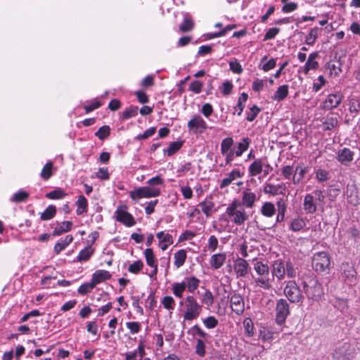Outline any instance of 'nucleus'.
I'll return each mask as SVG.
<instances>
[{"label": "nucleus", "mask_w": 360, "mask_h": 360, "mask_svg": "<svg viewBox=\"0 0 360 360\" xmlns=\"http://www.w3.org/2000/svg\"><path fill=\"white\" fill-rule=\"evenodd\" d=\"M260 212L264 217L271 218L276 213L275 205L271 202H265L262 204Z\"/></svg>", "instance_id": "a878e982"}, {"label": "nucleus", "mask_w": 360, "mask_h": 360, "mask_svg": "<svg viewBox=\"0 0 360 360\" xmlns=\"http://www.w3.org/2000/svg\"><path fill=\"white\" fill-rule=\"evenodd\" d=\"M290 314L289 304L285 299H279L277 300L276 306V321L278 324L281 325L285 321Z\"/></svg>", "instance_id": "1a4fd4ad"}, {"label": "nucleus", "mask_w": 360, "mask_h": 360, "mask_svg": "<svg viewBox=\"0 0 360 360\" xmlns=\"http://www.w3.org/2000/svg\"><path fill=\"white\" fill-rule=\"evenodd\" d=\"M52 168L53 163L51 162H48L43 167L41 172V177L44 180L49 179L52 176Z\"/></svg>", "instance_id": "6e6d98bb"}, {"label": "nucleus", "mask_w": 360, "mask_h": 360, "mask_svg": "<svg viewBox=\"0 0 360 360\" xmlns=\"http://www.w3.org/2000/svg\"><path fill=\"white\" fill-rule=\"evenodd\" d=\"M200 280L195 276L186 277L182 282H175L172 285V291L178 298H182L184 291L193 293L199 286Z\"/></svg>", "instance_id": "20e7f679"}, {"label": "nucleus", "mask_w": 360, "mask_h": 360, "mask_svg": "<svg viewBox=\"0 0 360 360\" xmlns=\"http://www.w3.org/2000/svg\"><path fill=\"white\" fill-rule=\"evenodd\" d=\"M254 269L259 276V277L254 278L256 285L264 290L271 288V279L269 277V266L261 261L255 259Z\"/></svg>", "instance_id": "7ed1b4c3"}, {"label": "nucleus", "mask_w": 360, "mask_h": 360, "mask_svg": "<svg viewBox=\"0 0 360 360\" xmlns=\"http://www.w3.org/2000/svg\"><path fill=\"white\" fill-rule=\"evenodd\" d=\"M280 29L278 27H271L269 29L264 37V41L271 40L274 39L279 32Z\"/></svg>", "instance_id": "774afa93"}, {"label": "nucleus", "mask_w": 360, "mask_h": 360, "mask_svg": "<svg viewBox=\"0 0 360 360\" xmlns=\"http://www.w3.org/2000/svg\"><path fill=\"white\" fill-rule=\"evenodd\" d=\"M72 223L70 221H65L58 224L53 231V236H60L64 232H68L71 230Z\"/></svg>", "instance_id": "c756f323"}, {"label": "nucleus", "mask_w": 360, "mask_h": 360, "mask_svg": "<svg viewBox=\"0 0 360 360\" xmlns=\"http://www.w3.org/2000/svg\"><path fill=\"white\" fill-rule=\"evenodd\" d=\"M309 169V167L304 166L302 163L298 164L295 167V173L292 176V184L294 185H298L304 178Z\"/></svg>", "instance_id": "f3484780"}, {"label": "nucleus", "mask_w": 360, "mask_h": 360, "mask_svg": "<svg viewBox=\"0 0 360 360\" xmlns=\"http://www.w3.org/2000/svg\"><path fill=\"white\" fill-rule=\"evenodd\" d=\"M144 256L146 263L149 266H155V265L157 264L153 250L151 248H147L145 250Z\"/></svg>", "instance_id": "a18cd8bd"}, {"label": "nucleus", "mask_w": 360, "mask_h": 360, "mask_svg": "<svg viewBox=\"0 0 360 360\" xmlns=\"http://www.w3.org/2000/svg\"><path fill=\"white\" fill-rule=\"evenodd\" d=\"M110 134V128L108 125H103L95 133V136L100 140L107 138Z\"/></svg>", "instance_id": "4d7b16f0"}, {"label": "nucleus", "mask_w": 360, "mask_h": 360, "mask_svg": "<svg viewBox=\"0 0 360 360\" xmlns=\"http://www.w3.org/2000/svg\"><path fill=\"white\" fill-rule=\"evenodd\" d=\"M349 110L351 112L358 113L360 110V101L358 98L352 97L349 103Z\"/></svg>", "instance_id": "680f3d73"}, {"label": "nucleus", "mask_w": 360, "mask_h": 360, "mask_svg": "<svg viewBox=\"0 0 360 360\" xmlns=\"http://www.w3.org/2000/svg\"><path fill=\"white\" fill-rule=\"evenodd\" d=\"M160 195V189L155 187L142 186L130 191V198L137 202L141 198H150L158 197Z\"/></svg>", "instance_id": "0eeeda50"}, {"label": "nucleus", "mask_w": 360, "mask_h": 360, "mask_svg": "<svg viewBox=\"0 0 360 360\" xmlns=\"http://www.w3.org/2000/svg\"><path fill=\"white\" fill-rule=\"evenodd\" d=\"M202 304H205L207 307L212 306L214 304V296L212 292L209 290H206L201 297Z\"/></svg>", "instance_id": "49530a36"}, {"label": "nucleus", "mask_w": 360, "mask_h": 360, "mask_svg": "<svg viewBox=\"0 0 360 360\" xmlns=\"http://www.w3.org/2000/svg\"><path fill=\"white\" fill-rule=\"evenodd\" d=\"M257 201L256 194L252 192L250 189L244 190L242 192L240 204L245 208L250 209L255 206Z\"/></svg>", "instance_id": "ddd939ff"}, {"label": "nucleus", "mask_w": 360, "mask_h": 360, "mask_svg": "<svg viewBox=\"0 0 360 360\" xmlns=\"http://www.w3.org/2000/svg\"><path fill=\"white\" fill-rule=\"evenodd\" d=\"M111 278V274L109 271L106 270H97L96 271L93 275L91 281L96 285L97 284L103 282L105 281L109 280Z\"/></svg>", "instance_id": "4be33fe9"}, {"label": "nucleus", "mask_w": 360, "mask_h": 360, "mask_svg": "<svg viewBox=\"0 0 360 360\" xmlns=\"http://www.w3.org/2000/svg\"><path fill=\"white\" fill-rule=\"evenodd\" d=\"M202 321L207 329H213L219 324V321L214 316H210L205 319H202Z\"/></svg>", "instance_id": "09e8293b"}, {"label": "nucleus", "mask_w": 360, "mask_h": 360, "mask_svg": "<svg viewBox=\"0 0 360 360\" xmlns=\"http://www.w3.org/2000/svg\"><path fill=\"white\" fill-rule=\"evenodd\" d=\"M285 273L288 276V277L292 278L296 276L297 271L295 269L293 264L290 262H286V264L285 265Z\"/></svg>", "instance_id": "69168bd1"}, {"label": "nucleus", "mask_w": 360, "mask_h": 360, "mask_svg": "<svg viewBox=\"0 0 360 360\" xmlns=\"http://www.w3.org/2000/svg\"><path fill=\"white\" fill-rule=\"evenodd\" d=\"M161 304L167 310H173L175 307L174 299L169 295L165 296L161 300Z\"/></svg>", "instance_id": "864d4df0"}, {"label": "nucleus", "mask_w": 360, "mask_h": 360, "mask_svg": "<svg viewBox=\"0 0 360 360\" xmlns=\"http://www.w3.org/2000/svg\"><path fill=\"white\" fill-rule=\"evenodd\" d=\"M353 152L349 148H343L340 150L338 153V160L342 164L346 165L353 160Z\"/></svg>", "instance_id": "b1692460"}, {"label": "nucleus", "mask_w": 360, "mask_h": 360, "mask_svg": "<svg viewBox=\"0 0 360 360\" xmlns=\"http://www.w3.org/2000/svg\"><path fill=\"white\" fill-rule=\"evenodd\" d=\"M250 145V139L248 137L243 138L240 142L238 143L237 149L235 151L236 157H240L243 153L246 151Z\"/></svg>", "instance_id": "c9c22d12"}, {"label": "nucleus", "mask_w": 360, "mask_h": 360, "mask_svg": "<svg viewBox=\"0 0 360 360\" xmlns=\"http://www.w3.org/2000/svg\"><path fill=\"white\" fill-rule=\"evenodd\" d=\"M114 214L116 221L127 227H131L136 224L135 219L131 214L127 212V207L124 205L118 206Z\"/></svg>", "instance_id": "6e6552de"}, {"label": "nucleus", "mask_w": 360, "mask_h": 360, "mask_svg": "<svg viewBox=\"0 0 360 360\" xmlns=\"http://www.w3.org/2000/svg\"><path fill=\"white\" fill-rule=\"evenodd\" d=\"M233 145V140L231 137L224 139L221 143V153L226 154L227 152L233 150L232 146Z\"/></svg>", "instance_id": "ea45409f"}, {"label": "nucleus", "mask_w": 360, "mask_h": 360, "mask_svg": "<svg viewBox=\"0 0 360 360\" xmlns=\"http://www.w3.org/2000/svg\"><path fill=\"white\" fill-rule=\"evenodd\" d=\"M188 333H191L193 337L198 335L200 339H207L209 337V335L197 324L192 326Z\"/></svg>", "instance_id": "79ce46f5"}, {"label": "nucleus", "mask_w": 360, "mask_h": 360, "mask_svg": "<svg viewBox=\"0 0 360 360\" xmlns=\"http://www.w3.org/2000/svg\"><path fill=\"white\" fill-rule=\"evenodd\" d=\"M67 195V193L62 188H56L46 194V197L51 200L63 199Z\"/></svg>", "instance_id": "4c0bfd02"}, {"label": "nucleus", "mask_w": 360, "mask_h": 360, "mask_svg": "<svg viewBox=\"0 0 360 360\" xmlns=\"http://www.w3.org/2000/svg\"><path fill=\"white\" fill-rule=\"evenodd\" d=\"M156 131V128L155 127H150L149 129H146L143 134H139L136 139L137 140H143L149 138L150 136H153Z\"/></svg>", "instance_id": "338daca9"}, {"label": "nucleus", "mask_w": 360, "mask_h": 360, "mask_svg": "<svg viewBox=\"0 0 360 360\" xmlns=\"http://www.w3.org/2000/svg\"><path fill=\"white\" fill-rule=\"evenodd\" d=\"M188 129L193 134H202L207 128L206 122L200 115H194L187 124Z\"/></svg>", "instance_id": "9d476101"}, {"label": "nucleus", "mask_w": 360, "mask_h": 360, "mask_svg": "<svg viewBox=\"0 0 360 360\" xmlns=\"http://www.w3.org/2000/svg\"><path fill=\"white\" fill-rule=\"evenodd\" d=\"M193 27V22L191 15L188 13H186L184 15V21L180 25L179 29L181 32H188Z\"/></svg>", "instance_id": "f704fd0d"}, {"label": "nucleus", "mask_w": 360, "mask_h": 360, "mask_svg": "<svg viewBox=\"0 0 360 360\" xmlns=\"http://www.w3.org/2000/svg\"><path fill=\"white\" fill-rule=\"evenodd\" d=\"M250 176H256L263 172V158L255 159L248 167Z\"/></svg>", "instance_id": "6ab92c4d"}, {"label": "nucleus", "mask_w": 360, "mask_h": 360, "mask_svg": "<svg viewBox=\"0 0 360 360\" xmlns=\"http://www.w3.org/2000/svg\"><path fill=\"white\" fill-rule=\"evenodd\" d=\"M314 173L316 179L319 183L326 182L329 179V172L326 169L319 168L314 170Z\"/></svg>", "instance_id": "37998d69"}, {"label": "nucleus", "mask_w": 360, "mask_h": 360, "mask_svg": "<svg viewBox=\"0 0 360 360\" xmlns=\"http://www.w3.org/2000/svg\"><path fill=\"white\" fill-rule=\"evenodd\" d=\"M288 94V86L283 84L280 86L275 91L272 98L274 101L281 102L283 101Z\"/></svg>", "instance_id": "bb28decb"}, {"label": "nucleus", "mask_w": 360, "mask_h": 360, "mask_svg": "<svg viewBox=\"0 0 360 360\" xmlns=\"http://www.w3.org/2000/svg\"><path fill=\"white\" fill-rule=\"evenodd\" d=\"M338 125V120L336 117H327L326 121L323 122L322 129L323 131H329L334 129Z\"/></svg>", "instance_id": "603ef678"}, {"label": "nucleus", "mask_w": 360, "mask_h": 360, "mask_svg": "<svg viewBox=\"0 0 360 360\" xmlns=\"http://www.w3.org/2000/svg\"><path fill=\"white\" fill-rule=\"evenodd\" d=\"M56 214V207L51 205L41 214L40 219L43 221L50 220L55 217Z\"/></svg>", "instance_id": "e433bc0d"}, {"label": "nucleus", "mask_w": 360, "mask_h": 360, "mask_svg": "<svg viewBox=\"0 0 360 360\" xmlns=\"http://www.w3.org/2000/svg\"><path fill=\"white\" fill-rule=\"evenodd\" d=\"M183 145L182 141H173L172 142L167 149H164V153L168 155L172 156L174 153H176Z\"/></svg>", "instance_id": "58836bf2"}, {"label": "nucleus", "mask_w": 360, "mask_h": 360, "mask_svg": "<svg viewBox=\"0 0 360 360\" xmlns=\"http://www.w3.org/2000/svg\"><path fill=\"white\" fill-rule=\"evenodd\" d=\"M283 188L281 184L274 185L271 184H265L264 186V193L266 194H270L271 195H277L278 194L282 193V191H280Z\"/></svg>", "instance_id": "2f4dec72"}, {"label": "nucleus", "mask_w": 360, "mask_h": 360, "mask_svg": "<svg viewBox=\"0 0 360 360\" xmlns=\"http://www.w3.org/2000/svg\"><path fill=\"white\" fill-rule=\"evenodd\" d=\"M143 267V263L141 260H137L130 264L128 271L132 274H138Z\"/></svg>", "instance_id": "bf43d9fd"}, {"label": "nucleus", "mask_w": 360, "mask_h": 360, "mask_svg": "<svg viewBox=\"0 0 360 360\" xmlns=\"http://www.w3.org/2000/svg\"><path fill=\"white\" fill-rule=\"evenodd\" d=\"M73 237L72 235H68L64 239H60L54 245V252L58 255L62 250H65L66 247L72 242Z\"/></svg>", "instance_id": "393cba45"}, {"label": "nucleus", "mask_w": 360, "mask_h": 360, "mask_svg": "<svg viewBox=\"0 0 360 360\" xmlns=\"http://www.w3.org/2000/svg\"><path fill=\"white\" fill-rule=\"evenodd\" d=\"M306 226L305 221L302 218L294 219L290 225V229L294 232H297L302 230Z\"/></svg>", "instance_id": "a19ab883"}, {"label": "nucleus", "mask_w": 360, "mask_h": 360, "mask_svg": "<svg viewBox=\"0 0 360 360\" xmlns=\"http://www.w3.org/2000/svg\"><path fill=\"white\" fill-rule=\"evenodd\" d=\"M302 285L304 294L309 300L319 301L323 295V288L319 281L311 276L303 278Z\"/></svg>", "instance_id": "f03ea898"}, {"label": "nucleus", "mask_w": 360, "mask_h": 360, "mask_svg": "<svg viewBox=\"0 0 360 360\" xmlns=\"http://www.w3.org/2000/svg\"><path fill=\"white\" fill-rule=\"evenodd\" d=\"M319 56L318 51L309 54L305 65L303 67V72L307 75L310 70H316L319 68V63L316 59Z\"/></svg>", "instance_id": "2eb2a0df"}, {"label": "nucleus", "mask_w": 360, "mask_h": 360, "mask_svg": "<svg viewBox=\"0 0 360 360\" xmlns=\"http://www.w3.org/2000/svg\"><path fill=\"white\" fill-rule=\"evenodd\" d=\"M174 264L176 268H179L184 265L186 259V252L185 250L181 249L174 253Z\"/></svg>", "instance_id": "473e14b6"}, {"label": "nucleus", "mask_w": 360, "mask_h": 360, "mask_svg": "<svg viewBox=\"0 0 360 360\" xmlns=\"http://www.w3.org/2000/svg\"><path fill=\"white\" fill-rule=\"evenodd\" d=\"M195 352L200 357L205 356V343L202 339H197Z\"/></svg>", "instance_id": "5fc2aeb1"}, {"label": "nucleus", "mask_w": 360, "mask_h": 360, "mask_svg": "<svg viewBox=\"0 0 360 360\" xmlns=\"http://www.w3.org/2000/svg\"><path fill=\"white\" fill-rule=\"evenodd\" d=\"M321 31V29L315 27L310 30L309 34L305 37V43L307 45L313 46L315 44V41Z\"/></svg>", "instance_id": "7c9ffc66"}, {"label": "nucleus", "mask_w": 360, "mask_h": 360, "mask_svg": "<svg viewBox=\"0 0 360 360\" xmlns=\"http://www.w3.org/2000/svg\"><path fill=\"white\" fill-rule=\"evenodd\" d=\"M77 205L76 213L77 215H82V214L87 212L88 202L86 198L83 195H80L78 197L77 200L75 202Z\"/></svg>", "instance_id": "cd10ccee"}, {"label": "nucleus", "mask_w": 360, "mask_h": 360, "mask_svg": "<svg viewBox=\"0 0 360 360\" xmlns=\"http://www.w3.org/2000/svg\"><path fill=\"white\" fill-rule=\"evenodd\" d=\"M95 287L96 285L92 281H91L90 282L85 283L81 285L79 287L77 291L79 294L84 295L90 292Z\"/></svg>", "instance_id": "8fccbe9b"}, {"label": "nucleus", "mask_w": 360, "mask_h": 360, "mask_svg": "<svg viewBox=\"0 0 360 360\" xmlns=\"http://www.w3.org/2000/svg\"><path fill=\"white\" fill-rule=\"evenodd\" d=\"M94 252V250L91 248V246L89 245L80 250L77 257V260L80 262H86L90 259Z\"/></svg>", "instance_id": "c85d7f7f"}, {"label": "nucleus", "mask_w": 360, "mask_h": 360, "mask_svg": "<svg viewBox=\"0 0 360 360\" xmlns=\"http://www.w3.org/2000/svg\"><path fill=\"white\" fill-rule=\"evenodd\" d=\"M281 174L283 176L285 179H292V176L295 173V171L293 170V167L291 165H286L281 168Z\"/></svg>", "instance_id": "13d9d810"}, {"label": "nucleus", "mask_w": 360, "mask_h": 360, "mask_svg": "<svg viewBox=\"0 0 360 360\" xmlns=\"http://www.w3.org/2000/svg\"><path fill=\"white\" fill-rule=\"evenodd\" d=\"M137 114L138 107L131 105L125 108V110L122 112V118L123 120H128L131 117H135Z\"/></svg>", "instance_id": "de8ad7c7"}, {"label": "nucleus", "mask_w": 360, "mask_h": 360, "mask_svg": "<svg viewBox=\"0 0 360 360\" xmlns=\"http://www.w3.org/2000/svg\"><path fill=\"white\" fill-rule=\"evenodd\" d=\"M344 274L347 278H354L356 276V271L352 265L346 264L343 266Z\"/></svg>", "instance_id": "e2e57ef3"}, {"label": "nucleus", "mask_w": 360, "mask_h": 360, "mask_svg": "<svg viewBox=\"0 0 360 360\" xmlns=\"http://www.w3.org/2000/svg\"><path fill=\"white\" fill-rule=\"evenodd\" d=\"M157 238L160 240V243H166L168 244L173 243L172 236L169 233H165L164 231H160L157 233Z\"/></svg>", "instance_id": "052dcab7"}, {"label": "nucleus", "mask_w": 360, "mask_h": 360, "mask_svg": "<svg viewBox=\"0 0 360 360\" xmlns=\"http://www.w3.org/2000/svg\"><path fill=\"white\" fill-rule=\"evenodd\" d=\"M283 292L291 303H302L304 296L300 287L295 281L286 282Z\"/></svg>", "instance_id": "423d86ee"}, {"label": "nucleus", "mask_w": 360, "mask_h": 360, "mask_svg": "<svg viewBox=\"0 0 360 360\" xmlns=\"http://www.w3.org/2000/svg\"><path fill=\"white\" fill-rule=\"evenodd\" d=\"M231 307L233 311L236 314L240 315L245 310V303L243 297L237 293H234L230 297Z\"/></svg>", "instance_id": "9b49d317"}, {"label": "nucleus", "mask_w": 360, "mask_h": 360, "mask_svg": "<svg viewBox=\"0 0 360 360\" xmlns=\"http://www.w3.org/2000/svg\"><path fill=\"white\" fill-rule=\"evenodd\" d=\"M260 111L261 110L257 105H252L249 110L246 111V120L249 122L254 121Z\"/></svg>", "instance_id": "3c124183"}, {"label": "nucleus", "mask_w": 360, "mask_h": 360, "mask_svg": "<svg viewBox=\"0 0 360 360\" xmlns=\"http://www.w3.org/2000/svg\"><path fill=\"white\" fill-rule=\"evenodd\" d=\"M229 217H232L231 221L236 225L240 226L248 220V215L245 210H238L233 212L232 214H227Z\"/></svg>", "instance_id": "5701e85b"}, {"label": "nucleus", "mask_w": 360, "mask_h": 360, "mask_svg": "<svg viewBox=\"0 0 360 360\" xmlns=\"http://www.w3.org/2000/svg\"><path fill=\"white\" fill-rule=\"evenodd\" d=\"M342 98V95L340 92L330 94L324 101L323 108L326 110L335 108L341 103Z\"/></svg>", "instance_id": "4468645a"}, {"label": "nucleus", "mask_w": 360, "mask_h": 360, "mask_svg": "<svg viewBox=\"0 0 360 360\" xmlns=\"http://www.w3.org/2000/svg\"><path fill=\"white\" fill-rule=\"evenodd\" d=\"M199 207L201 208L202 212L206 215V217L211 216L214 211V204L211 200H203L199 204Z\"/></svg>", "instance_id": "72a5a7b5"}, {"label": "nucleus", "mask_w": 360, "mask_h": 360, "mask_svg": "<svg viewBox=\"0 0 360 360\" xmlns=\"http://www.w3.org/2000/svg\"><path fill=\"white\" fill-rule=\"evenodd\" d=\"M233 269L237 277H245L248 274L249 264L245 259L238 257L234 262Z\"/></svg>", "instance_id": "f8f14e48"}, {"label": "nucleus", "mask_w": 360, "mask_h": 360, "mask_svg": "<svg viewBox=\"0 0 360 360\" xmlns=\"http://www.w3.org/2000/svg\"><path fill=\"white\" fill-rule=\"evenodd\" d=\"M303 209L307 214H314L316 211V204L312 194H306L304 198Z\"/></svg>", "instance_id": "a211bd4d"}, {"label": "nucleus", "mask_w": 360, "mask_h": 360, "mask_svg": "<svg viewBox=\"0 0 360 360\" xmlns=\"http://www.w3.org/2000/svg\"><path fill=\"white\" fill-rule=\"evenodd\" d=\"M272 277H276L279 281L284 278L285 274V264L281 259L275 260L272 264Z\"/></svg>", "instance_id": "dca6fc26"}, {"label": "nucleus", "mask_w": 360, "mask_h": 360, "mask_svg": "<svg viewBox=\"0 0 360 360\" xmlns=\"http://www.w3.org/2000/svg\"><path fill=\"white\" fill-rule=\"evenodd\" d=\"M184 304L185 311L183 314L184 322L197 319L202 310V305L198 302L193 295H188L184 300L179 302V305Z\"/></svg>", "instance_id": "f257e3e1"}, {"label": "nucleus", "mask_w": 360, "mask_h": 360, "mask_svg": "<svg viewBox=\"0 0 360 360\" xmlns=\"http://www.w3.org/2000/svg\"><path fill=\"white\" fill-rule=\"evenodd\" d=\"M28 197L29 193L27 192L20 190L13 195L10 200L18 203L25 201Z\"/></svg>", "instance_id": "c03bdc74"}, {"label": "nucleus", "mask_w": 360, "mask_h": 360, "mask_svg": "<svg viewBox=\"0 0 360 360\" xmlns=\"http://www.w3.org/2000/svg\"><path fill=\"white\" fill-rule=\"evenodd\" d=\"M311 265L314 271L319 274L327 272L330 266L329 255L326 252H318L314 254Z\"/></svg>", "instance_id": "39448f33"}, {"label": "nucleus", "mask_w": 360, "mask_h": 360, "mask_svg": "<svg viewBox=\"0 0 360 360\" xmlns=\"http://www.w3.org/2000/svg\"><path fill=\"white\" fill-rule=\"evenodd\" d=\"M226 259V255L225 253H217L212 255L210 264L212 269H219L221 268Z\"/></svg>", "instance_id": "412c9836"}, {"label": "nucleus", "mask_w": 360, "mask_h": 360, "mask_svg": "<svg viewBox=\"0 0 360 360\" xmlns=\"http://www.w3.org/2000/svg\"><path fill=\"white\" fill-rule=\"evenodd\" d=\"M243 173L240 172L238 169H233L230 173H229L225 178H224L220 184L221 188H225L229 186L233 180L236 178H240L243 176Z\"/></svg>", "instance_id": "aec40b11"}, {"label": "nucleus", "mask_w": 360, "mask_h": 360, "mask_svg": "<svg viewBox=\"0 0 360 360\" xmlns=\"http://www.w3.org/2000/svg\"><path fill=\"white\" fill-rule=\"evenodd\" d=\"M203 86L202 82L198 80L193 81L189 85V90L195 93L200 94Z\"/></svg>", "instance_id": "0e129e2a"}]
</instances>
